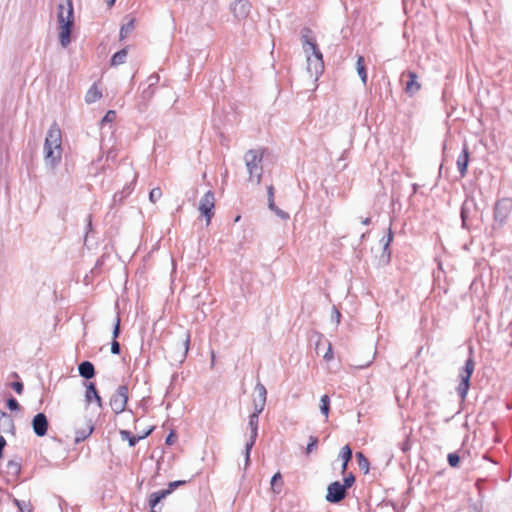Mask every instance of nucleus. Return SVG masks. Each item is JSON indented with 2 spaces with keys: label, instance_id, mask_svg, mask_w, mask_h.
Returning a JSON list of instances; mask_svg holds the SVG:
<instances>
[{
  "label": "nucleus",
  "instance_id": "f257e3e1",
  "mask_svg": "<svg viewBox=\"0 0 512 512\" xmlns=\"http://www.w3.org/2000/svg\"><path fill=\"white\" fill-rule=\"evenodd\" d=\"M62 139L59 126L54 123L47 131L44 142V162L45 166L54 170L62 158Z\"/></svg>",
  "mask_w": 512,
  "mask_h": 512
},
{
  "label": "nucleus",
  "instance_id": "f03ea898",
  "mask_svg": "<svg viewBox=\"0 0 512 512\" xmlns=\"http://www.w3.org/2000/svg\"><path fill=\"white\" fill-rule=\"evenodd\" d=\"M310 30L306 29L302 34V46L307 56V72L317 81L324 71V61L316 42L310 37Z\"/></svg>",
  "mask_w": 512,
  "mask_h": 512
},
{
  "label": "nucleus",
  "instance_id": "7ed1b4c3",
  "mask_svg": "<svg viewBox=\"0 0 512 512\" xmlns=\"http://www.w3.org/2000/svg\"><path fill=\"white\" fill-rule=\"evenodd\" d=\"M57 20L59 25V40L66 48L71 41V31L74 24V9L72 0H64L58 5Z\"/></svg>",
  "mask_w": 512,
  "mask_h": 512
},
{
  "label": "nucleus",
  "instance_id": "20e7f679",
  "mask_svg": "<svg viewBox=\"0 0 512 512\" xmlns=\"http://www.w3.org/2000/svg\"><path fill=\"white\" fill-rule=\"evenodd\" d=\"M263 151L260 149H251L246 152L244 161L249 173V180L259 184L262 178L263 167Z\"/></svg>",
  "mask_w": 512,
  "mask_h": 512
},
{
  "label": "nucleus",
  "instance_id": "39448f33",
  "mask_svg": "<svg viewBox=\"0 0 512 512\" xmlns=\"http://www.w3.org/2000/svg\"><path fill=\"white\" fill-rule=\"evenodd\" d=\"M474 368H475L474 361L471 357H469L465 362L463 371L459 375L461 381L457 387V393L462 400H464L467 396V393H468V390L470 387V378L474 371Z\"/></svg>",
  "mask_w": 512,
  "mask_h": 512
},
{
  "label": "nucleus",
  "instance_id": "423d86ee",
  "mask_svg": "<svg viewBox=\"0 0 512 512\" xmlns=\"http://www.w3.org/2000/svg\"><path fill=\"white\" fill-rule=\"evenodd\" d=\"M512 211V200L509 198H502L494 205L493 218L494 221L502 227Z\"/></svg>",
  "mask_w": 512,
  "mask_h": 512
},
{
  "label": "nucleus",
  "instance_id": "0eeeda50",
  "mask_svg": "<svg viewBox=\"0 0 512 512\" xmlns=\"http://www.w3.org/2000/svg\"><path fill=\"white\" fill-rule=\"evenodd\" d=\"M258 422H259V416L256 414H251L249 416V422L248 427L250 429L249 438L247 439L245 443V466L247 467L250 462V452L255 444V441L258 436Z\"/></svg>",
  "mask_w": 512,
  "mask_h": 512
},
{
  "label": "nucleus",
  "instance_id": "6e6552de",
  "mask_svg": "<svg viewBox=\"0 0 512 512\" xmlns=\"http://www.w3.org/2000/svg\"><path fill=\"white\" fill-rule=\"evenodd\" d=\"M128 402V387L120 385L110 399V406L115 414H120L126 410Z\"/></svg>",
  "mask_w": 512,
  "mask_h": 512
},
{
  "label": "nucleus",
  "instance_id": "1a4fd4ad",
  "mask_svg": "<svg viewBox=\"0 0 512 512\" xmlns=\"http://www.w3.org/2000/svg\"><path fill=\"white\" fill-rule=\"evenodd\" d=\"M215 196L212 191L206 192L200 200L199 211L206 218L207 224L210 223L214 215Z\"/></svg>",
  "mask_w": 512,
  "mask_h": 512
},
{
  "label": "nucleus",
  "instance_id": "9d476101",
  "mask_svg": "<svg viewBox=\"0 0 512 512\" xmlns=\"http://www.w3.org/2000/svg\"><path fill=\"white\" fill-rule=\"evenodd\" d=\"M255 392L257 393V397L253 400L254 411L252 414L259 416L263 412L266 405L267 390L262 383L258 382L255 385Z\"/></svg>",
  "mask_w": 512,
  "mask_h": 512
},
{
  "label": "nucleus",
  "instance_id": "9b49d317",
  "mask_svg": "<svg viewBox=\"0 0 512 512\" xmlns=\"http://www.w3.org/2000/svg\"><path fill=\"white\" fill-rule=\"evenodd\" d=\"M346 496L345 486L338 481L331 483L327 488L326 500L330 503H338Z\"/></svg>",
  "mask_w": 512,
  "mask_h": 512
},
{
  "label": "nucleus",
  "instance_id": "f8f14e48",
  "mask_svg": "<svg viewBox=\"0 0 512 512\" xmlns=\"http://www.w3.org/2000/svg\"><path fill=\"white\" fill-rule=\"evenodd\" d=\"M251 5L247 0H236L231 4V11L235 18L245 19L250 13Z\"/></svg>",
  "mask_w": 512,
  "mask_h": 512
},
{
  "label": "nucleus",
  "instance_id": "ddd939ff",
  "mask_svg": "<svg viewBox=\"0 0 512 512\" xmlns=\"http://www.w3.org/2000/svg\"><path fill=\"white\" fill-rule=\"evenodd\" d=\"M32 427L37 436L43 437L46 435L48 429V419L46 415L44 413L36 414L32 420Z\"/></svg>",
  "mask_w": 512,
  "mask_h": 512
},
{
  "label": "nucleus",
  "instance_id": "4468645a",
  "mask_svg": "<svg viewBox=\"0 0 512 512\" xmlns=\"http://www.w3.org/2000/svg\"><path fill=\"white\" fill-rule=\"evenodd\" d=\"M457 169L461 177H465L467 174V168L469 164V151L466 144H464L461 153L457 157Z\"/></svg>",
  "mask_w": 512,
  "mask_h": 512
},
{
  "label": "nucleus",
  "instance_id": "2eb2a0df",
  "mask_svg": "<svg viewBox=\"0 0 512 512\" xmlns=\"http://www.w3.org/2000/svg\"><path fill=\"white\" fill-rule=\"evenodd\" d=\"M403 76H407L408 78L405 85L406 93L413 95L420 90L421 85L417 81V75L415 72L408 71L407 73H404Z\"/></svg>",
  "mask_w": 512,
  "mask_h": 512
},
{
  "label": "nucleus",
  "instance_id": "dca6fc26",
  "mask_svg": "<svg viewBox=\"0 0 512 512\" xmlns=\"http://www.w3.org/2000/svg\"><path fill=\"white\" fill-rule=\"evenodd\" d=\"M170 493L171 489H163L156 491L150 495L149 505L151 507L152 512H156L155 507L161 502V500L166 498V496H168Z\"/></svg>",
  "mask_w": 512,
  "mask_h": 512
},
{
  "label": "nucleus",
  "instance_id": "f3484780",
  "mask_svg": "<svg viewBox=\"0 0 512 512\" xmlns=\"http://www.w3.org/2000/svg\"><path fill=\"white\" fill-rule=\"evenodd\" d=\"M475 208L474 199H466L461 208L462 226L468 228V219L471 209Z\"/></svg>",
  "mask_w": 512,
  "mask_h": 512
},
{
  "label": "nucleus",
  "instance_id": "a211bd4d",
  "mask_svg": "<svg viewBox=\"0 0 512 512\" xmlns=\"http://www.w3.org/2000/svg\"><path fill=\"white\" fill-rule=\"evenodd\" d=\"M85 397H86V401L88 403H91L94 400L97 403V406L99 408L102 407V399L99 396L98 391H97L96 386H95L94 383H89L88 384L87 389H86Z\"/></svg>",
  "mask_w": 512,
  "mask_h": 512
},
{
  "label": "nucleus",
  "instance_id": "6ab92c4d",
  "mask_svg": "<svg viewBox=\"0 0 512 512\" xmlns=\"http://www.w3.org/2000/svg\"><path fill=\"white\" fill-rule=\"evenodd\" d=\"M93 425L91 421H88L84 428H78L75 432V443H80L84 441L87 437L91 435L93 432Z\"/></svg>",
  "mask_w": 512,
  "mask_h": 512
},
{
  "label": "nucleus",
  "instance_id": "aec40b11",
  "mask_svg": "<svg viewBox=\"0 0 512 512\" xmlns=\"http://www.w3.org/2000/svg\"><path fill=\"white\" fill-rule=\"evenodd\" d=\"M78 370L79 374L85 379H91L95 375L94 365L89 361L80 363Z\"/></svg>",
  "mask_w": 512,
  "mask_h": 512
},
{
  "label": "nucleus",
  "instance_id": "412c9836",
  "mask_svg": "<svg viewBox=\"0 0 512 512\" xmlns=\"http://www.w3.org/2000/svg\"><path fill=\"white\" fill-rule=\"evenodd\" d=\"M0 429L5 433L12 432L14 429L13 420L6 412H0Z\"/></svg>",
  "mask_w": 512,
  "mask_h": 512
},
{
  "label": "nucleus",
  "instance_id": "4be33fe9",
  "mask_svg": "<svg viewBox=\"0 0 512 512\" xmlns=\"http://www.w3.org/2000/svg\"><path fill=\"white\" fill-rule=\"evenodd\" d=\"M151 432V430H149L147 433H145V435L143 436H140V437H136L134 435H132L129 431L127 430H120V436H121V439L123 441H128L129 443V446L130 447H133L137 444V442L142 439V438H145L146 436L149 435V433Z\"/></svg>",
  "mask_w": 512,
  "mask_h": 512
},
{
  "label": "nucleus",
  "instance_id": "5701e85b",
  "mask_svg": "<svg viewBox=\"0 0 512 512\" xmlns=\"http://www.w3.org/2000/svg\"><path fill=\"white\" fill-rule=\"evenodd\" d=\"M102 97L101 91L98 89L96 84H93L85 95V101L88 104H92Z\"/></svg>",
  "mask_w": 512,
  "mask_h": 512
},
{
  "label": "nucleus",
  "instance_id": "b1692460",
  "mask_svg": "<svg viewBox=\"0 0 512 512\" xmlns=\"http://www.w3.org/2000/svg\"><path fill=\"white\" fill-rule=\"evenodd\" d=\"M357 73L364 85L367 83V71L365 67V60L363 56H358L356 62Z\"/></svg>",
  "mask_w": 512,
  "mask_h": 512
},
{
  "label": "nucleus",
  "instance_id": "393cba45",
  "mask_svg": "<svg viewBox=\"0 0 512 512\" xmlns=\"http://www.w3.org/2000/svg\"><path fill=\"white\" fill-rule=\"evenodd\" d=\"M339 457L342 459L343 463H342V472H344L346 469H347V466H348V463L349 461L351 460L352 458V450L351 448L349 447V445H345L340 453H339Z\"/></svg>",
  "mask_w": 512,
  "mask_h": 512
},
{
  "label": "nucleus",
  "instance_id": "a878e982",
  "mask_svg": "<svg viewBox=\"0 0 512 512\" xmlns=\"http://www.w3.org/2000/svg\"><path fill=\"white\" fill-rule=\"evenodd\" d=\"M127 58V49H122L118 52H116L112 58H111V65L112 66H118L120 64H123Z\"/></svg>",
  "mask_w": 512,
  "mask_h": 512
},
{
  "label": "nucleus",
  "instance_id": "bb28decb",
  "mask_svg": "<svg viewBox=\"0 0 512 512\" xmlns=\"http://www.w3.org/2000/svg\"><path fill=\"white\" fill-rule=\"evenodd\" d=\"M320 411L325 416V419L329 416L330 411V398L328 395H323L320 399Z\"/></svg>",
  "mask_w": 512,
  "mask_h": 512
},
{
  "label": "nucleus",
  "instance_id": "cd10ccee",
  "mask_svg": "<svg viewBox=\"0 0 512 512\" xmlns=\"http://www.w3.org/2000/svg\"><path fill=\"white\" fill-rule=\"evenodd\" d=\"M356 459H357L359 468L362 471H364L365 474H367L369 472V461H368V459L364 456V454L362 452H357L356 453Z\"/></svg>",
  "mask_w": 512,
  "mask_h": 512
},
{
  "label": "nucleus",
  "instance_id": "c85d7f7f",
  "mask_svg": "<svg viewBox=\"0 0 512 512\" xmlns=\"http://www.w3.org/2000/svg\"><path fill=\"white\" fill-rule=\"evenodd\" d=\"M134 19H130L126 24L122 25L120 29V39H125L129 33H131L134 30Z\"/></svg>",
  "mask_w": 512,
  "mask_h": 512
},
{
  "label": "nucleus",
  "instance_id": "c756f323",
  "mask_svg": "<svg viewBox=\"0 0 512 512\" xmlns=\"http://www.w3.org/2000/svg\"><path fill=\"white\" fill-rule=\"evenodd\" d=\"M281 486H282V476H281L280 472H277L276 474L273 475V477L271 479V487L275 493H280Z\"/></svg>",
  "mask_w": 512,
  "mask_h": 512
},
{
  "label": "nucleus",
  "instance_id": "7c9ffc66",
  "mask_svg": "<svg viewBox=\"0 0 512 512\" xmlns=\"http://www.w3.org/2000/svg\"><path fill=\"white\" fill-rule=\"evenodd\" d=\"M6 468H7V473L13 477H16L20 473V470H21L20 464L13 460H11L7 463Z\"/></svg>",
  "mask_w": 512,
  "mask_h": 512
},
{
  "label": "nucleus",
  "instance_id": "2f4dec72",
  "mask_svg": "<svg viewBox=\"0 0 512 512\" xmlns=\"http://www.w3.org/2000/svg\"><path fill=\"white\" fill-rule=\"evenodd\" d=\"M154 93L155 87L147 85V87L142 90L140 97L144 102H147L153 97Z\"/></svg>",
  "mask_w": 512,
  "mask_h": 512
},
{
  "label": "nucleus",
  "instance_id": "473e14b6",
  "mask_svg": "<svg viewBox=\"0 0 512 512\" xmlns=\"http://www.w3.org/2000/svg\"><path fill=\"white\" fill-rule=\"evenodd\" d=\"M189 345H190V333L189 332H186L185 334V338L183 340V353L181 355V360L180 361H183L188 353V350H189Z\"/></svg>",
  "mask_w": 512,
  "mask_h": 512
},
{
  "label": "nucleus",
  "instance_id": "72a5a7b5",
  "mask_svg": "<svg viewBox=\"0 0 512 512\" xmlns=\"http://www.w3.org/2000/svg\"><path fill=\"white\" fill-rule=\"evenodd\" d=\"M162 197V191L160 188H153L149 193V199L152 203L157 202Z\"/></svg>",
  "mask_w": 512,
  "mask_h": 512
},
{
  "label": "nucleus",
  "instance_id": "f704fd0d",
  "mask_svg": "<svg viewBox=\"0 0 512 512\" xmlns=\"http://www.w3.org/2000/svg\"><path fill=\"white\" fill-rule=\"evenodd\" d=\"M447 460L451 467H456L460 462V457L456 453H450Z\"/></svg>",
  "mask_w": 512,
  "mask_h": 512
},
{
  "label": "nucleus",
  "instance_id": "c9c22d12",
  "mask_svg": "<svg viewBox=\"0 0 512 512\" xmlns=\"http://www.w3.org/2000/svg\"><path fill=\"white\" fill-rule=\"evenodd\" d=\"M391 241H392V234L391 233H389L386 238L383 237L381 239V242L383 243V252L387 253L388 255L390 254V252H389V245H390Z\"/></svg>",
  "mask_w": 512,
  "mask_h": 512
},
{
  "label": "nucleus",
  "instance_id": "e433bc0d",
  "mask_svg": "<svg viewBox=\"0 0 512 512\" xmlns=\"http://www.w3.org/2000/svg\"><path fill=\"white\" fill-rule=\"evenodd\" d=\"M317 443H318V438L315 436H310L309 443L306 447V454H310L313 451V449L316 447Z\"/></svg>",
  "mask_w": 512,
  "mask_h": 512
},
{
  "label": "nucleus",
  "instance_id": "4c0bfd02",
  "mask_svg": "<svg viewBox=\"0 0 512 512\" xmlns=\"http://www.w3.org/2000/svg\"><path fill=\"white\" fill-rule=\"evenodd\" d=\"M116 119V112L109 110L102 118V123H112Z\"/></svg>",
  "mask_w": 512,
  "mask_h": 512
},
{
  "label": "nucleus",
  "instance_id": "58836bf2",
  "mask_svg": "<svg viewBox=\"0 0 512 512\" xmlns=\"http://www.w3.org/2000/svg\"><path fill=\"white\" fill-rule=\"evenodd\" d=\"M7 406H8V408H9L10 410H12V411H15V410H18V409H19V403H18V401H17L15 398H13V397H11V398H9V399L7 400Z\"/></svg>",
  "mask_w": 512,
  "mask_h": 512
},
{
  "label": "nucleus",
  "instance_id": "ea45409f",
  "mask_svg": "<svg viewBox=\"0 0 512 512\" xmlns=\"http://www.w3.org/2000/svg\"><path fill=\"white\" fill-rule=\"evenodd\" d=\"M355 481V477L352 474H349L344 478V483L342 486H345V490L347 491L348 488H350Z\"/></svg>",
  "mask_w": 512,
  "mask_h": 512
},
{
  "label": "nucleus",
  "instance_id": "a19ab883",
  "mask_svg": "<svg viewBox=\"0 0 512 512\" xmlns=\"http://www.w3.org/2000/svg\"><path fill=\"white\" fill-rule=\"evenodd\" d=\"M159 82V76L157 74H152L147 78V85L155 87Z\"/></svg>",
  "mask_w": 512,
  "mask_h": 512
},
{
  "label": "nucleus",
  "instance_id": "79ce46f5",
  "mask_svg": "<svg viewBox=\"0 0 512 512\" xmlns=\"http://www.w3.org/2000/svg\"><path fill=\"white\" fill-rule=\"evenodd\" d=\"M119 334H120V318L118 316L116 319L115 325H114L113 333H112L113 340H116L118 338Z\"/></svg>",
  "mask_w": 512,
  "mask_h": 512
},
{
  "label": "nucleus",
  "instance_id": "37998d69",
  "mask_svg": "<svg viewBox=\"0 0 512 512\" xmlns=\"http://www.w3.org/2000/svg\"><path fill=\"white\" fill-rule=\"evenodd\" d=\"M121 351L120 344L117 340H113L111 343V352L113 354H119Z\"/></svg>",
  "mask_w": 512,
  "mask_h": 512
},
{
  "label": "nucleus",
  "instance_id": "c03bdc74",
  "mask_svg": "<svg viewBox=\"0 0 512 512\" xmlns=\"http://www.w3.org/2000/svg\"><path fill=\"white\" fill-rule=\"evenodd\" d=\"M16 504L18 505L21 512H32L30 506L28 504H26L25 502L21 503L18 500H16Z\"/></svg>",
  "mask_w": 512,
  "mask_h": 512
},
{
  "label": "nucleus",
  "instance_id": "a18cd8bd",
  "mask_svg": "<svg viewBox=\"0 0 512 512\" xmlns=\"http://www.w3.org/2000/svg\"><path fill=\"white\" fill-rule=\"evenodd\" d=\"M12 388H13V389L16 391V393H18V394H22L23 389H24L22 382H13V383H12Z\"/></svg>",
  "mask_w": 512,
  "mask_h": 512
},
{
  "label": "nucleus",
  "instance_id": "49530a36",
  "mask_svg": "<svg viewBox=\"0 0 512 512\" xmlns=\"http://www.w3.org/2000/svg\"><path fill=\"white\" fill-rule=\"evenodd\" d=\"M274 213L283 220H287L289 218V214L280 208H278Z\"/></svg>",
  "mask_w": 512,
  "mask_h": 512
},
{
  "label": "nucleus",
  "instance_id": "de8ad7c7",
  "mask_svg": "<svg viewBox=\"0 0 512 512\" xmlns=\"http://www.w3.org/2000/svg\"><path fill=\"white\" fill-rule=\"evenodd\" d=\"M332 358H333V351H332L331 344H329L328 350H327V352L324 355V359L327 360V361H330Z\"/></svg>",
  "mask_w": 512,
  "mask_h": 512
},
{
  "label": "nucleus",
  "instance_id": "09e8293b",
  "mask_svg": "<svg viewBox=\"0 0 512 512\" xmlns=\"http://www.w3.org/2000/svg\"><path fill=\"white\" fill-rule=\"evenodd\" d=\"M185 482L184 481H174V482H170L169 483V487L167 489H171V493L173 492V490L178 487L179 485L181 484H184Z\"/></svg>",
  "mask_w": 512,
  "mask_h": 512
},
{
  "label": "nucleus",
  "instance_id": "8fccbe9b",
  "mask_svg": "<svg viewBox=\"0 0 512 512\" xmlns=\"http://www.w3.org/2000/svg\"><path fill=\"white\" fill-rule=\"evenodd\" d=\"M268 207L273 212H275L278 209V207L274 203V199H268Z\"/></svg>",
  "mask_w": 512,
  "mask_h": 512
},
{
  "label": "nucleus",
  "instance_id": "3c124183",
  "mask_svg": "<svg viewBox=\"0 0 512 512\" xmlns=\"http://www.w3.org/2000/svg\"><path fill=\"white\" fill-rule=\"evenodd\" d=\"M268 207L273 212H275L278 209V207L274 203V199H268Z\"/></svg>",
  "mask_w": 512,
  "mask_h": 512
},
{
  "label": "nucleus",
  "instance_id": "603ef678",
  "mask_svg": "<svg viewBox=\"0 0 512 512\" xmlns=\"http://www.w3.org/2000/svg\"><path fill=\"white\" fill-rule=\"evenodd\" d=\"M174 437H175L174 433H173V432H171V433L167 436V438H166V444H168V445H172V444L174 443Z\"/></svg>",
  "mask_w": 512,
  "mask_h": 512
},
{
  "label": "nucleus",
  "instance_id": "864d4df0",
  "mask_svg": "<svg viewBox=\"0 0 512 512\" xmlns=\"http://www.w3.org/2000/svg\"><path fill=\"white\" fill-rule=\"evenodd\" d=\"M5 445H6L5 438L2 435H0V456L2 455V450L5 447Z\"/></svg>",
  "mask_w": 512,
  "mask_h": 512
},
{
  "label": "nucleus",
  "instance_id": "5fc2aeb1",
  "mask_svg": "<svg viewBox=\"0 0 512 512\" xmlns=\"http://www.w3.org/2000/svg\"><path fill=\"white\" fill-rule=\"evenodd\" d=\"M334 314H335V319H336V323L339 324L340 322V317H341V314L338 310L334 309Z\"/></svg>",
  "mask_w": 512,
  "mask_h": 512
},
{
  "label": "nucleus",
  "instance_id": "6e6d98bb",
  "mask_svg": "<svg viewBox=\"0 0 512 512\" xmlns=\"http://www.w3.org/2000/svg\"><path fill=\"white\" fill-rule=\"evenodd\" d=\"M273 196H274L273 187L269 186L268 187V199H274Z\"/></svg>",
  "mask_w": 512,
  "mask_h": 512
},
{
  "label": "nucleus",
  "instance_id": "4d7b16f0",
  "mask_svg": "<svg viewBox=\"0 0 512 512\" xmlns=\"http://www.w3.org/2000/svg\"><path fill=\"white\" fill-rule=\"evenodd\" d=\"M362 223L364 225H369L371 223V218L370 217H366V218L362 219Z\"/></svg>",
  "mask_w": 512,
  "mask_h": 512
},
{
  "label": "nucleus",
  "instance_id": "13d9d810",
  "mask_svg": "<svg viewBox=\"0 0 512 512\" xmlns=\"http://www.w3.org/2000/svg\"><path fill=\"white\" fill-rule=\"evenodd\" d=\"M109 7L113 6L116 0H106Z\"/></svg>",
  "mask_w": 512,
  "mask_h": 512
},
{
  "label": "nucleus",
  "instance_id": "bf43d9fd",
  "mask_svg": "<svg viewBox=\"0 0 512 512\" xmlns=\"http://www.w3.org/2000/svg\"><path fill=\"white\" fill-rule=\"evenodd\" d=\"M214 358H215V354L212 352V362H211L212 366L214 365Z\"/></svg>",
  "mask_w": 512,
  "mask_h": 512
},
{
  "label": "nucleus",
  "instance_id": "052dcab7",
  "mask_svg": "<svg viewBox=\"0 0 512 512\" xmlns=\"http://www.w3.org/2000/svg\"><path fill=\"white\" fill-rule=\"evenodd\" d=\"M370 365V362L366 363V365H361L360 368H365V367H368Z\"/></svg>",
  "mask_w": 512,
  "mask_h": 512
}]
</instances>
